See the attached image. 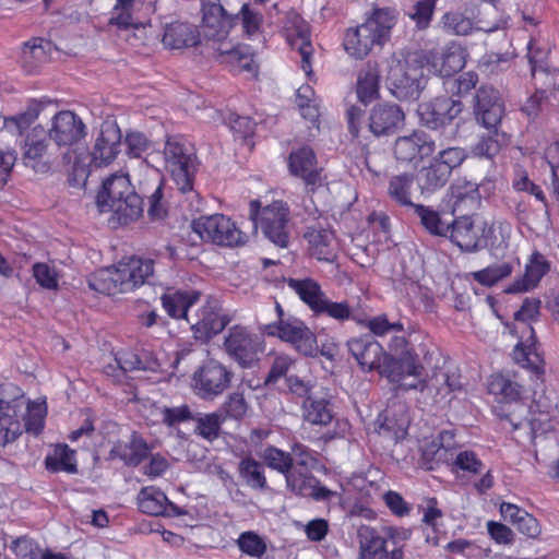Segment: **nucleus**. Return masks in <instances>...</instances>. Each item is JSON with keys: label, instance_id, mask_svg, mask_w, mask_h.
I'll return each mask as SVG.
<instances>
[{"label": "nucleus", "instance_id": "nucleus-23", "mask_svg": "<svg viewBox=\"0 0 559 559\" xmlns=\"http://www.w3.org/2000/svg\"><path fill=\"white\" fill-rule=\"evenodd\" d=\"M435 141L424 131H414L409 135L399 136L394 143V156L397 160L418 165L424 158L432 155Z\"/></svg>", "mask_w": 559, "mask_h": 559}, {"label": "nucleus", "instance_id": "nucleus-17", "mask_svg": "<svg viewBox=\"0 0 559 559\" xmlns=\"http://www.w3.org/2000/svg\"><path fill=\"white\" fill-rule=\"evenodd\" d=\"M388 347L391 353L399 355L395 360L400 362L397 372L400 373V383H396L397 390H420L425 389L424 380H416L413 383H404L406 377L419 378L424 371L419 356L413 347H409V341L404 335H394L391 337Z\"/></svg>", "mask_w": 559, "mask_h": 559}, {"label": "nucleus", "instance_id": "nucleus-47", "mask_svg": "<svg viewBox=\"0 0 559 559\" xmlns=\"http://www.w3.org/2000/svg\"><path fill=\"white\" fill-rule=\"evenodd\" d=\"M380 73L377 67L368 66L357 78L356 93L360 103L368 105L379 97Z\"/></svg>", "mask_w": 559, "mask_h": 559}, {"label": "nucleus", "instance_id": "nucleus-14", "mask_svg": "<svg viewBox=\"0 0 559 559\" xmlns=\"http://www.w3.org/2000/svg\"><path fill=\"white\" fill-rule=\"evenodd\" d=\"M447 238L463 252L473 253L486 249L495 237L492 224H475L472 215L455 216L449 225Z\"/></svg>", "mask_w": 559, "mask_h": 559}, {"label": "nucleus", "instance_id": "nucleus-26", "mask_svg": "<svg viewBox=\"0 0 559 559\" xmlns=\"http://www.w3.org/2000/svg\"><path fill=\"white\" fill-rule=\"evenodd\" d=\"M404 119L405 114L399 105L379 103L370 110L368 126L376 136H388L397 131Z\"/></svg>", "mask_w": 559, "mask_h": 559}, {"label": "nucleus", "instance_id": "nucleus-16", "mask_svg": "<svg viewBox=\"0 0 559 559\" xmlns=\"http://www.w3.org/2000/svg\"><path fill=\"white\" fill-rule=\"evenodd\" d=\"M233 377V371L226 365L209 359L193 372L191 386L200 399L212 401L229 388Z\"/></svg>", "mask_w": 559, "mask_h": 559}, {"label": "nucleus", "instance_id": "nucleus-33", "mask_svg": "<svg viewBox=\"0 0 559 559\" xmlns=\"http://www.w3.org/2000/svg\"><path fill=\"white\" fill-rule=\"evenodd\" d=\"M138 508L148 515H181L183 512L178 506L170 502L159 488L155 486L143 487L138 493Z\"/></svg>", "mask_w": 559, "mask_h": 559}, {"label": "nucleus", "instance_id": "nucleus-6", "mask_svg": "<svg viewBox=\"0 0 559 559\" xmlns=\"http://www.w3.org/2000/svg\"><path fill=\"white\" fill-rule=\"evenodd\" d=\"M348 350L356 359L361 370H377L391 383H400L397 369L400 362L395 357L386 353L383 346L372 335H360L347 342Z\"/></svg>", "mask_w": 559, "mask_h": 559}, {"label": "nucleus", "instance_id": "nucleus-53", "mask_svg": "<svg viewBox=\"0 0 559 559\" xmlns=\"http://www.w3.org/2000/svg\"><path fill=\"white\" fill-rule=\"evenodd\" d=\"M512 271L513 267L509 262H502L498 264H491L485 269L472 272L471 276L478 284L486 287H491L501 280L510 276Z\"/></svg>", "mask_w": 559, "mask_h": 559}, {"label": "nucleus", "instance_id": "nucleus-1", "mask_svg": "<svg viewBox=\"0 0 559 559\" xmlns=\"http://www.w3.org/2000/svg\"><path fill=\"white\" fill-rule=\"evenodd\" d=\"M533 382L526 386L513 370L491 373L487 379V391L495 397L493 414L508 421L515 431L527 426L533 435L547 430L551 420L552 401L545 394V372L538 378L527 369Z\"/></svg>", "mask_w": 559, "mask_h": 559}, {"label": "nucleus", "instance_id": "nucleus-28", "mask_svg": "<svg viewBox=\"0 0 559 559\" xmlns=\"http://www.w3.org/2000/svg\"><path fill=\"white\" fill-rule=\"evenodd\" d=\"M118 266L123 280L121 282L124 284V290L131 293L148 283L150 278L153 277L155 262L150 258L131 255L120 260Z\"/></svg>", "mask_w": 559, "mask_h": 559}, {"label": "nucleus", "instance_id": "nucleus-60", "mask_svg": "<svg viewBox=\"0 0 559 559\" xmlns=\"http://www.w3.org/2000/svg\"><path fill=\"white\" fill-rule=\"evenodd\" d=\"M237 544L241 552L253 558H261L266 552V543L252 531L241 533Z\"/></svg>", "mask_w": 559, "mask_h": 559}, {"label": "nucleus", "instance_id": "nucleus-13", "mask_svg": "<svg viewBox=\"0 0 559 559\" xmlns=\"http://www.w3.org/2000/svg\"><path fill=\"white\" fill-rule=\"evenodd\" d=\"M270 337H277L290 344L296 352L307 357H316L319 346L316 334L299 318L287 316V320L267 323L261 329Z\"/></svg>", "mask_w": 559, "mask_h": 559}, {"label": "nucleus", "instance_id": "nucleus-51", "mask_svg": "<svg viewBox=\"0 0 559 559\" xmlns=\"http://www.w3.org/2000/svg\"><path fill=\"white\" fill-rule=\"evenodd\" d=\"M238 472L249 487L260 490L266 488L267 481L264 475V467L253 457H243L239 463Z\"/></svg>", "mask_w": 559, "mask_h": 559}, {"label": "nucleus", "instance_id": "nucleus-10", "mask_svg": "<svg viewBox=\"0 0 559 559\" xmlns=\"http://www.w3.org/2000/svg\"><path fill=\"white\" fill-rule=\"evenodd\" d=\"M425 62L421 53L415 52L404 60H397L390 67L388 82L395 97L416 99L425 86Z\"/></svg>", "mask_w": 559, "mask_h": 559}, {"label": "nucleus", "instance_id": "nucleus-2", "mask_svg": "<svg viewBox=\"0 0 559 559\" xmlns=\"http://www.w3.org/2000/svg\"><path fill=\"white\" fill-rule=\"evenodd\" d=\"M396 22L395 9H373L364 23L345 31L342 41L345 52L356 60L365 59L374 46H383L390 39L391 31Z\"/></svg>", "mask_w": 559, "mask_h": 559}, {"label": "nucleus", "instance_id": "nucleus-46", "mask_svg": "<svg viewBox=\"0 0 559 559\" xmlns=\"http://www.w3.org/2000/svg\"><path fill=\"white\" fill-rule=\"evenodd\" d=\"M45 467L51 473L67 472L74 474L78 472L75 451L66 443H58L52 452L45 457Z\"/></svg>", "mask_w": 559, "mask_h": 559}, {"label": "nucleus", "instance_id": "nucleus-48", "mask_svg": "<svg viewBox=\"0 0 559 559\" xmlns=\"http://www.w3.org/2000/svg\"><path fill=\"white\" fill-rule=\"evenodd\" d=\"M314 465H306L305 462H294L292 469L285 475L287 487L296 495L306 497L310 484L316 476L312 475Z\"/></svg>", "mask_w": 559, "mask_h": 559}, {"label": "nucleus", "instance_id": "nucleus-34", "mask_svg": "<svg viewBox=\"0 0 559 559\" xmlns=\"http://www.w3.org/2000/svg\"><path fill=\"white\" fill-rule=\"evenodd\" d=\"M309 253L319 261L332 262L336 258L335 235L330 228L309 226L304 235Z\"/></svg>", "mask_w": 559, "mask_h": 559}, {"label": "nucleus", "instance_id": "nucleus-24", "mask_svg": "<svg viewBox=\"0 0 559 559\" xmlns=\"http://www.w3.org/2000/svg\"><path fill=\"white\" fill-rule=\"evenodd\" d=\"M48 140L49 136L44 127L36 124L24 135L21 144L24 165L33 168L36 173H46L50 168L49 163L44 160Z\"/></svg>", "mask_w": 559, "mask_h": 559}, {"label": "nucleus", "instance_id": "nucleus-55", "mask_svg": "<svg viewBox=\"0 0 559 559\" xmlns=\"http://www.w3.org/2000/svg\"><path fill=\"white\" fill-rule=\"evenodd\" d=\"M261 457L267 467L284 476L292 469L294 463V457L290 452H286L274 445H266L263 449Z\"/></svg>", "mask_w": 559, "mask_h": 559}, {"label": "nucleus", "instance_id": "nucleus-45", "mask_svg": "<svg viewBox=\"0 0 559 559\" xmlns=\"http://www.w3.org/2000/svg\"><path fill=\"white\" fill-rule=\"evenodd\" d=\"M151 448L146 440L138 432H132L126 445H116L112 453L119 456L127 465L138 466L150 455Z\"/></svg>", "mask_w": 559, "mask_h": 559}, {"label": "nucleus", "instance_id": "nucleus-8", "mask_svg": "<svg viewBox=\"0 0 559 559\" xmlns=\"http://www.w3.org/2000/svg\"><path fill=\"white\" fill-rule=\"evenodd\" d=\"M249 217L253 229L260 227L264 236L280 248H286L289 243V209L282 201H274L265 207H261L259 200L249 203Z\"/></svg>", "mask_w": 559, "mask_h": 559}, {"label": "nucleus", "instance_id": "nucleus-43", "mask_svg": "<svg viewBox=\"0 0 559 559\" xmlns=\"http://www.w3.org/2000/svg\"><path fill=\"white\" fill-rule=\"evenodd\" d=\"M413 174H400L392 176L388 181L386 193L390 200L400 207L413 209L417 203L412 200L414 188Z\"/></svg>", "mask_w": 559, "mask_h": 559}, {"label": "nucleus", "instance_id": "nucleus-52", "mask_svg": "<svg viewBox=\"0 0 559 559\" xmlns=\"http://www.w3.org/2000/svg\"><path fill=\"white\" fill-rule=\"evenodd\" d=\"M451 174L452 170L435 156L429 166L423 169L424 188L430 191L442 188L449 181Z\"/></svg>", "mask_w": 559, "mask_h": 559}, {"label": "nucleus", "instance_id": "nucleus-61", "mask_svg": "<svg viewBox=\"0 0 559 559\" xmlns=\"http://www.w3.org/2000/svg\"><path fill=\"white\" fill-rule=\"evenodd\" d=\"M438 1L418 0L414 4V11L409 14V19L418 29H427L430 26Z\"/></svg>", "mask_w": 559, "mask_h": 559}, {"label": "nucleus", "instance_id": "nucleus-59", "mask_svg": "<svg viewBox=\"0 0 559 559\" xmlns=\"http://www.w3.org/2000/svg\"><path fill=\"white\" fill-rule=\"evenodd\" d=\"M46 415L47 408L45 403L31 402L24 417L25 430L36 436L39 435L44 430Z\"/></svg>", "mask_w": 559, "mask_h": 559}, {"label": "nucleus", "instance_id": "nucleus-32", "mask_svg": "<svg viewBox=\"0 0 559 559\" xmlns=\"http://www.w3.org/2000/svg\"><path fill=\"white\" fill-rule=\"evenodd\" d=\"M50 104L51 100L48 97L28 98L22 111L3 117L2 128L17 135H24Z\"/></svg>", "mask_w": 559, "mask_h": 559}, {"label": "nucleus", "instance_id": "nucleus-63", "mask_svg": "<svg viewBox=\"0 0 559 559\" xmlns=\"http://www.w3.org/2000/svg\"><path fill=\"white\" fill-rule=\"evenodd\" d=\"M22 432V425L16 417L0 415V447L14 442Z\"/></svg>", "mask_w": 559, "mask_h": 559}, {"label": "nucleus", "instance_id": "nucleus-22", "mask_svg": "<svg viewBox=\"0 0 559 559\" xmlns=\"http://www.w3.org/2000/svg\"><path fill=\"white\" fill-rule=\"evenodd\" d=\"M48 136L59 147L72 146L86 135L82 119L71 110H60L52 118Z\"/></svg>", "mask_w": 559, "mask_h": 559}, {"label": "nucleus", "instance_id": "nucleus-18", "mask_svg": "<svg viewBox=\"0 0 559 559\" xmlns=\"http://www.w3.org/2000/svg\"><path fill=\"white\" fill-rule=\"evenodd\" d=\"M473 111L478 123L497 134L506 115V105L500 92L491 85H481L474 96Z\"/></svg>", "mask_w": 559, "mask_h": 559}, {"label": "nucleus", "instance_id": "nucleus-31", "mask_svg": "<svg viewBox=\"0 0 559 559\" xmlns=\"http://www.w3.org/2000/svg\"><path fill=\"white\" fill-rule=\"evenodd\" d=\"M550 262L539 251H534L525 265L524 274L515 278L506 289L509 294H518L533 290L542 278L549 273Z\"/></svg>", "mask_w": 559, "mask_h": 559}, {"label": "nucleus", "instance_id": "nucleus-57", "mask_svg": "<svg viewBox=\"0 0 559 559\" xmlns=\"http://www.w3.org/2000/svg\"><path fill=\"white\" fill-rule=\"evenodd\" d=\"M197 421L195 432L200 437L213 441L218 438L221 426L225 421V417L218 413H210L194 418Z\"/></svg>", "mask_w": 559, "mask_h": 559}, {"label": "nucleus", "instance_id": "nucleus-11", "mask_svg": "<svg viewBox=\"0 0 559 559\" xmlns=\"http://www.w3.org/2000/svg\"><path fill=\"white\" fill-rule=\"evenodd\" d=\"M399 528L393 526L378 530L362 525L358 530L359 559H403V546L397 538Z\"/></svg>", "mask_w": 559, "mask_h": 559}, {"label": "nucleus", "instance_id": "nucleus-50", "mask_svg": "<svg viewBox=\"0 0 559 559\" xmlns=\"http://www.w3.org/2000/svg\"><path fill=\"white\" fill-rule=\"evenodd\" d=\"M419 217L423 227L432 236L445 237L450 223L442 221L439 212L424 204H416L413 207Z\"/></svg>", "mask_w": 559, "mask_h": 559}, {"label": "nucleus", "instance_id": "nucleus-4", "mask_svg": "<svg viewBox=\"0 0 559 559\" xmlns=\"http://www.w3.org/2000/svg\"><path fill=\"white\" fill-rule=\"evenodd\" d=\"M165 166L170 173L177 189L191 203H200V195L194 190V180L198 171V159L194 147L181 136H170L164 146Z\"/></svg>", "mask_w": 559, "mask_h": 559}, {"label": "nucleus", "instance_id": "nucleus-40", "mask_svg": "<svg viewBox=\"0 0 559 559\" xmlns=\"http://www.w3.org/2000/svg\"><path fill=\"white\" fill-rule=\"evenodd\" d=\"M346 321H354L356 324L369 330L373 336L383 337L390 333L404 332V324L402 321L390 322L388 314L381 313L372 318L366 314L356 313L349 305V318Z\"/></svg>", "mask_w": 559, "mask_h": 559}, {"label": "nucleus", "instance_id": "nucleus-21", "mask_svg": "<svg viewBox=\"0 0 559 559\" xmlns=\"http://www.w3.org/2000/svg\"><path fill=\"white\" fill-rule=\"evenodd\" d=\"M463 110V103L448 96H438L418 107L421 122L430 129L450 124Z\"/></svg>", "mask_w": 559, "mask_h": 559}, {"label": "nucleus", "instance_id": "nucleus-29", "mask_svg": "<svg viewBox=\"0 0 559 559\" xmlns=\"http://www.w3.org/2000/svg\"><path fill=\"white\" fill-rule=\"evenodd\" d=\"M448 197L454 216L471 215L481 203L478 185L466 180L453 182Z\"/></svg>", "mask_w": 559, "mask_h": 559}, {"label": "nucleus", "instance_id": "nucleus-49", "mask_svg": "<svg viewBox=\"0 0 559 559\" xmlns=\"http://www.w3.org/2000/svg\"><path fill=\"white\" fill-rule=\"evenodd\" d=\"M314 91L308 84L301 85L297 90V105L300 111L301 117L309 121L310 127L319 129L320 128V110L319 104L316 98H313Z\"/></svg>", "mask_w": 559, "mask_h": 559}, {"label": "nucleus", "instance_id": "nucleus-27", "mask_svg": "<svg viewBox=\"0 0 559 559\" xmlns=\"http://www.w3.org/2000/svg\"><path fill=\"white\" fill-rule=\"evenodd\" d=\"M233 24V16L226 12L221 3L210 0L202 2V26L204 35L209 39L224 40L228 36Z\"/></svg>", "mask_w": 559, "mask_h": 559}, {"label": "nucleus", "instance_id": "nucleus-54", "mask_svg": "<svg viewBox=\"0 0 559 559\" xmlns=\"http://www.w3.org/2000/svg\"><path fill=\"white\" fill-rule=\"evenodd\" d=\"M288 41L293 48H296L301 58V69L305 71L307 76L312 75V57L313 46L310 40L309 33L300 27L297 31V36H288Z\"/></svg>", "mask_w": 559, "mask_h": 559}, {"label": "nucleus", "instance_id": "nucleus-62", "mask_svg": "<svg viewBox=\"0 0 559 559\" xmlns=\"http://www.w3.org/2000/svg\"><path fill=\"white\" fill-rule=\"evenodd\" d=\"M222 416L235 420L245 418L248 412V404L242 393H230L222 406Z\"/></svg>", "mask_w": 559, "mask_h": 559}, {"label": "nucleus", "instance_id": "nucleus-44", "mask_svg": "<svg viewBox=\"0 0 559 559\" xmlns=\"http://www.w3.org/2000/svg\"><path fill=\"white\" fill-rule=\"evenodd\" d=\"M152 408V414L155 416L154 424L163 425L169 429L194 420L193 413L188 404L177 406L153 404Z\"/></svg>", "mask_w": 559, "mask_h": 559}, {"label": "nucleus", "instance_id": "nucleus-7", "mask_svg": "<svg viewBox=\"0 0 559 559\" xmlns=\"http://www.w3.org/2000/svg\"><path fill=\"white\" fill-rule=\"evenodd\" d=\"M265 347L263 336L242 324L228 328L222 345L226 356L242 369L258 366L265 353Z\"/></svg>", "mask_w": 559, "mask_h": 559}, {"label": "nucleus", "instance_id": "nucleus-56", "mask_svg": "<svg viewBox=\"0 0 559 559\" xmlns=\"http://www.w3.org/2000/svg\"><path fill=\"white\" fill-rule=\"evenodd\" d=\"M233 71L237 73L248 72L257 76L258 66L254 62V55L247 46H238L226 51Z\"/></svg>", "mask_w": 559, "mask_h": 559}, {"label": "nucleus", "instance_id": "nucleus-42", "mask_svg": "<svg viewBox=\"0 0 559 559\" xmlns=\"http://www.w3.org/2000/svg\"><path fill=\"white\" fill-rule=\"evenodd\" d=\"M441 28L444 33L455 36H466L474 32L476 28L473 19L466 16L460 11H448L440 20ZM477 29L484 32H493L498 29V25L478 26Z\"/></svg>", "mask_w": 559, "mask_h": 559}, {"label": "nucleus", "instance_id": "nucleus-9", "mask_svg": "<svg viewBox=\"0 0 559 559\" xmlns=\"http://www.w3.org/2000/svg\"><path fill=\"white\" fill-rule=\"evenodd\" d=\"M287 285L313 314L325 316L341 323L346 322V319L349 318V302L347 300L332 301L314 280L310 277L289 278Z\"/></svg>", "mask_w": 559, "mask_h": 559}, {"label": "nucleus", "instance_id": "nucleus-15", "mask_svg": "<svg viewBox=\"0 0 559 559\" xmlns=\"http://www.w3.org/2000/svg\"><path fill=\"white\" fill-rule=\"evenodd\" d=\"M288 174L304 183L307 192L314 193L324 182V168L316 151L308 144L294 146L286 158Z\"/></svg>", "mask_w": 559, "mask_h": 559}, {"label": "nucleus", "instance_id": "nucleus-58", "mask_svg": "<svg viewBox=\"0 0 559 559\" xmlns=\"http://www.w3.org/2000/svg\"><path fill=\"white\" fill-rule=\"evenodd\" d=\"M135 0H117L112 8L109 24L116 25L121 29H128L134 26L133 7Z\"/></svg>", "mask_w": 559, "mask_h": 559}, {"label": "nucleus", "instance_id": "nucleus-35", "mask_svg": "<svg viewBox=\"0 0 559 559\" xmlns=\"http://www.w3.org/2000/svg\"><path fill=\"white\" fill-rule=\"evenodd\" d=\"M162 41L169 49L195 47L201 41L200 32L193 24L175 21L166 24Z\"/></svg>", "mask_w": 559, "mask_h": 559}, {"label": "nucleus", "instance_id": "nucleus-5", "mask_svg": "<svg viewBox=\"0 0 559 559\" xmlns=\"http://www.w3.org/2000/svg\"><path fill=\"white\" fill-rule=\"evenodd\" d=\"M542 301L538 298H525L521 308L514 313V319L523 324V334H527L524 341L523 336L515 345L512 357L522 368L533 370L538 378L544 373L545 360L538 352L537 340L532 322L538 319Z\"/></svg>", "mask_w": 559, "mask_h": 559}, {"label": "nucleus", "instance_id": "nucleus-20", "mask_svg": "<svg viewBox=\"0 0 559 559\" xmlns=\"http://www.w3.org/2000/svg\"><path fill=\"white\" fill-rule=\"evenodd\" d=\"M420 53L428 71L442 78H450L465 67V50L454 41L441 50L430 49Z\"/></svg>", "mask_w": 559, "mask_h": 559}, {"label": "nucleus", "instance_id": "nucleus-30", "mask_svg": "<svg viewBox=\"0 0 559 559\" xmlns=\"http://www.w3.org/2000/svg\"><path fill=\"white\" fill-rule=\"evenodd\" d=\"M55 46L51 40L43 37H32L23 43L20 64L26 74H37L50 61Z\"/></svg>", "mask_w": 559, "mask_h": 559}, {"label": "nucleus", "instance_id": "nucleus-19", "mask_svg": "<svg viewBox=\"0 0 559 559\" xmlns=\"http://www.w3.org/2000/svg\"><path fill=\"white\" fill-rule=\"evenodd\" d=\"M197 318L194 322H190V325L194 338L202 342L212 340L233 321L230 314L223 312L221 300L213 296L206 298L198 310Z\"/></svg>", "mask_w": 559, "mask_h": 559}, {"label": "nucleus", "instance_id": "nucleus-41", "mask_svg": "<svg viewBox=\"0 0 559 559\" xmlns=\"http://www.w3.org/2000/svg\"><path fill=\"white\" fill-rule=\"evenodd\" d=\"M425 388L428 386L424 381ZM429 385L436 389V395L445 399L453 393L461 392L463 384L461 382V372L457 367L443 366L436 370L429 381Z\"/></svg>", "mask_w": 559, "mask_h": 559}, {"label": "nucleus", "instance_id": "nucleus-38", "mask_svg": "<svg viewBox=\"0 0 559 559\" xmlns=\"http://www.w3.org/2000/svg\"><path fill=\"white\" fill-rule=\"evenodd\" d=\"M355 487L357 489L356 501L352 506L350 514L373 519L374 511L368 507L377 499L383 497L381 485L378 481L368 480L365 477L356 478Z\"/></svg>", "mask_w": 559, "mask_h": 559}, {"label": "nucleus", "instance_id": "nucleus-12", "mask_svg": "<svg viewBox=\"0 0 559 559\" xmlns=\"http://www.w3.org/2000/svg\"><path fill=\"white\" fill-rule=\"evenodd\" d=\"M192 230L203 241L221 247H239L248 242V235L224 214H213L195 218L191 223Z\"/></svg>", "mask_w": 559, "mask_h": 559}, {"label": "nucleus", "instance_id": "nucleus-3", "mask_svg": "<svg viewBox=\"0 0 559 559\" xmlns=\"http://www.w3.org/2000/svg\"><path fill=\"white\" fill-rule=\"evenodd\" d=\"M100 213H112L120 225L135 222L143 214V199L135 192L128 174H111L96 197Z\"/></svg>", "mask_w": 559, "mask_h": 559}, {"label": "nucleus", "instance_id": "nucleus-64", "mask_svg": "<svg viewBox=\"0 0 559 559\" xmlns=\"http://www.w3.org/2000/svg\"><path fill=\"white\" fill-rule=\"evenodd\" d=\"M11 549L20 559H39L41 552L38 543L28 536L17 537L12 542Z\"/></svg>", "mask_w": 559, "mask_h": 559}, {"label": "nucleus", "instance_id": "nucleus-36", "mask_svg": "<svg viewBox=\"0 0 559 559\" xmlns=\"http://www.w3.org/2000/svg\"><path fill=\"white\" fill-rule=\"evenodd\" d=\"M302 419L311 426L326 427L335 417L330 397L308 394L301 404Z\"/></svg>", "mask_w": 559, "mask_h": 559}, {"label": "nucleus", "instance_id": "nucleus-39", "mask_svg": "<svg viewBox=\"0 0 559 559\" xmlns=\"http://www.w3.org/2000/svg\"><path fill=\"white\" fill-rule=\"evenodd\" d=\"M121 281L123 280L117 263L93 272L87 278V284L88 287L96 293L106 296H115L128 293L124 290V284Z\"/></svg>", "mask_w": 559, "mask_h": 559}, {"label": "nucleus", "instance_id": "nucleus-25", "mask_svg": "<svg viewBox=\"0 0 559 559\" xmlns=\"http://www.w3.org/2000/svg\"><path fill=\"white\" fill-rule=\"evenodd\" d=\"M121 131L116 123H105L91 153V165L96 168L110 165L120 152Z\"/></svg>", "mask_w": 559, "mask_h": 559}, {"label": "nucleus", "instance_id": "nucleus-37", "mask_svg": "<svg viewBox=\"0 0 559 559\" xmlns=\"http://www.w3.org/2000/svg\"><path fill=\"white\" fill-rule=\"evenodd\" d=\"M201 298L198 290L176 289L160 296V304L166 313L175 320H186L190 323L188 312Z\"/></svg>", "mask_w": 559, "mask_h": 559}]
</instances>
